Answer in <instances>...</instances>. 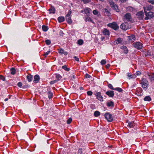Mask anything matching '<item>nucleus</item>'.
<instances>
[{
    "label": "nucleus",
    "instance_id": "62",
    "mask_svg": "<svg viewBox=\"0 0 154 154\" xmlns=\"http://www.w3.org/2000/svg\"><path fill=\"white\" fill-rule=\"evenodd\" d=\"M82 150L81 149H79V152H82Z\"/></svg>",
    "mask_w": 154,
    "mask_h": 154
},
{
    "label": "nucleus",
    "instance_id": "37",
    "mask_svg": "<svg viewBox=\"0 0 154 154\" xmlns=\"http://www.w3.org/2000/svg\"><path fill=\"white\" fill-rule=\"evenodd\" d=\"M62 68L64 69L66 71H68L69 70V68H68L66 65H64L62 66Z\"/></svg>",
    "mask_w": 154,
    "mask_h": 154
},
{
    "label": "nucleus",
    "instance_id": "48",
    "mask_svg": "<svg viewBox=\"0 0 154 154\" xmlns=\"http://www.w3.org/2000/svg\"><path fill=\"white\" fill-rule=\"evenodd\" d=\"M50 52V51H48L47 52L45 53L43 55L45 56V57H46L47 56V55L49 54Z\"/></svg>",
    "mask_w": 154,
    "mask_h": 154
},
{
    "label": "nucleus",
    "instance_id": "9",
    "mask_svg": "<svg viewBox=\"0 0 154 154\" xmlns=\"http://www.w3.org/2000/svg\"><path fill=\"white\" fill-rule=\"evenodd\" d=\"M95 95L97 97V99L101 101H103V98L101 94V93L100 92H97L95 94Z\"/></svg>",
    "mask_w": 154,
    "mask_h": 154
},
{
    "label": "nucleus",
    "instance_id": "10",
    "mask_svg": "<svg viewBox=\"0 0 154 154\" xmlns=\"http://www.w3.org/2000/svg\"><path fill=\"white\" fill-rule=\"evenodd\" d=\"M91 10L88 8H86L83 10L81 11L82 13H83L84 12L85 14H90L91 13Z\"/></svg>",
    "mask_w": 154,
    "mask_h": 154
},
{
    "label": "nucleus",
    "instance_id": "6",
    "mask_svg": "<svg viewBox=\"0 0 154 154\" xmlns=\"http://www.w3.org/2000/svg\"><path fill=\"white\" fill-rule=\"evenodd\" d=\"M145 14L146 16L145 18V20H148L154 17V13L150 11L145 13Z\"/></svg>",
    "mask_w": 154,
    "mask_h": 154
},
{
    "label": "nucleus",
    "instance_id": "2",
    "mask_svg": "<svg viewBox=\"0 0 154 154\" xmlns=\"http://www.w3.org/2000/svg\"><path fill=\"white\" fill-rule=\"evenodd\" d=\"M141 84L142 85V87L144 90H146L147 89L148 82L146 79H142Z\"/></svg>",
    "mask_w": 154,
    "mask_h": 154
},
{
    "label": "nucleus",
    "instance_id": "53",
    "mask_svg": "<svg viewBox=\"0 0 154 154\" xmlns=\"http://www.w3.org/2000/svg\"><path fill=\"white\" fill-rule=\"evenodd\" d=\"M63 32L61 30H60L59 32V35L60 36H63Z\"/></svg>",
    "mask_w": 154,
    "mask_h": 154
},
{
    "label": "nucleus",
    "instance_id": "44",
    "mask_svg": "<svg viewBox=\"0 0 154 154\" xmlns=\"http://www.w3.org/2000/svg\"><path fill=\"white\" fill-rule=\"evenodd\" d=\"M82 0L85 4L89 3L91 1V0Z\"/></svg>",
    "mask_w": 154,
    "mask_h": 154
},
{
    "label": "nucleus",
    "instance_id": "11",
    "mask_svg": "<svg viewBox=\"0 0 154 154\" xmlns=\"http://www.w3.org/2000/svg\"><path fill=\"white\" fill-rule=\"evenodd\" d=\"M137 16L140 19H143L144 16L143 12L142 11L138 12L137 14Z\"/></svg>",
    "mask_w": 154,
    "mask_h": 154
},
{
    "label": "nucleus",
    "instance_id": "17",
    "mask_svg": "<svg viewBox=\"0 0 154 154\" xmlns=\"http://www.w3.org/2000/svg\"><path fill=\"white\" fill-rule=\"evenodd\" d=\"M135 39V36L134 35H132L128 36V40L131 42H133Z\"/></svg>",
    "mask_w": 154,
    "mask_h": 154
},
{
    "label": "nucleus",
    "instance_id": "47",
    "mask_svg": "<svg viewBox=\"0 0 154 154\" xmlns=\"http://www.w3.org/2000/svg\"><path fill=\"white\" fill-rule=\"evenodd\" d=\"M0 79L3 81L5 80V78L2 75H0Z\"/></svg>",
    "mask_w": 154,
    "mask_h": 154
},
{
    "label": "nucleus",
    "instance_id": "21",
    "mask_svg": "<svg viewBox=\"0 0 154 154\" xmlns=\"http://www.w3.org/2000/svg\"><path fill=\"white\" fill-rule=\"evenodd\" d=\"M48 10L50 14H54L55 13V9L53 6H51Z\"/></svg>",
    "mask_w": 154,
    "mask_h": 154
},
{
    "label": "nucleus",
    "instance_id": "27",
    "mask_svg": "<svg viewBox=\"0 0 154 154\" xmlns=\"http://www.w3.org/2000/svg\"><path fill=\"white\" fill-rule=\"evenodd\" d=\"M58 20L60 23H61L64 21L65 18L63 17H60L58 18Z\"/></svg>",
    "mask_w": 154,
    "mask_h": 154
},
{
    "label": "nucleus",
    "instance_id": "22",
    "mask_svg": "<svg viewBox=\"0 0 154 154\" xmlns=\"http://www.w3.org/2000/svg\"><path fill=\"white\" fill-rule=\"evenodd\" d=\"M26 77L27 80L29 82H31L32 80L33 76L31 74H28Z\"/></svg>",
    "mask_w": 154,
    "mask_h": 154
},
{
    "label": "nucleus",
    "instance_id": "35",
    "mask_svg": "<svg viewBox=\"0 0 154 154\" xmlns=\"http://www.w3.org/2000/svg\"><path fill=\"white\" fill-rule=\"evenodd\" d=\"M145 55L146 57L149 56L151 55V52L150 51H148L145 53Z\"/></svg>",
    "mask_w": 154,
    "mask_h": 154
},
{
    "label": "nucleus",
    "instance_id": "33",
    "mask_svg": "<svg viewBox=\"0 0 154 154\" xmlns=\"http://www.w3.org/2000/svg\"><path fill=\"white\" fill-rule=\"evenodd\" d=\"M78 44L79 45H82L83 43V41L82 40L80 39L78 40Z\"/></svg>",
    "mask_w": 154,
    "mask_h": 154
},
{
    "label": "nucleus",
    "instance_id": "58",
    "mask_svg": "<svg viewBox=\"0 0 154 154\" xmlns=\"http://www.w3.org/2000/svg\"><path fill=\"white\" fill-rule=\"evenodd\" d=\"M50 84H51V85H52V84H54L53 81H51L50 82Z\"/></svg>",
    "mask_w": 154,
    "mask_h": 154
},
{
    "label": "nucleus",
    "instance_id": "19",
    "mask_svg": "<svg viewBox=\"0 0 154 154\" xmlns=\"http://www.w3.org/2000/svg\"><path fill=\"white\" fill-rule=\"evenodd\" d=\"M102 32L104 35H109L110 34L109 31L106 29H104Z\"/></svg>",
    "mask_w": 154,
    "mask_h": 154
},
{
    "label": "nucleus",
    "instance_id": "49",
    "mask_svg": "<svg viewBox=\"0 0 154 154\" xmlns=\"http://www.w3.org/2000/svg\"><path fill=\"white\" fill-rule=\"evenodd\" d=\"M87 94L88 95L91 96L92 94V92L91 91H87Z\"/></svg>",
    "mask_w": 154,
    "mask_h": 154
},
{
    "label": "nucleus",
    "instance_id": "24",
    "mask_svg": "<svg viewBox=\"0 0 154 154\" xmlns=\"http://www.w3.org/2000/svg\"><path fill=\"white\" fill-rule=\"evenodd\" d=\"M121 49L124 50L125 54H126L128 53V50L126 46H122L121 47Z\"/></svg>",
    "mask_w": 154,
    "mask_h": 154
},
{
    "label": "nucleus",
    "instance_id": "43",
    "mask_svg": "<svg viewBox=\"0 0 154 154\" xmlns=\"http://www.w3.org/2000/svg\"><path fill=\"white\" fill-rule=\"evenodd\" d=\"M106 63V61L105 60H103L101 61L100 63L102 65L105 64Z\"/></svg>",
    "mask_w": 154,
    "mask_h": 154
},
{
    "label": "nucleus",
    "instance_id": "56",
    "mask_svg": "<svg viewBox=\"0 0 154 154\" xmlns=\"http://www.w3.org/2000/svg\"><path fill=\"white\" fill-rule=\"evenodd\" d=\"M119 1L122 3H124L127 0H119Z\"/></svg>",
    "mask_w": 154,
    "mask_h": 154
},
{
    "label": "nucleus",
    "instance_id": "13",
    "mask_svg": "<svg viewBox=\"0 0 154 154\" xmlns=\"http://www.w3.org/2000/svg\"><path fill=\"white\" fill-rule=\"evenodd\" d=\"M143 90L140 88H138L136 91V92L137 95L139 96H141L143 95V93L142 92Z\"/></svg>",
    "mask_w": 154,
    "mask_h": 154
},
{
    "label": "nucleus",
    "instance_id": "64",
    "mask_svg": "<svg viewBox=\"0 0 154 154\" xmlns=\"http://www.w3.org/2000/svg\"><path fill=\"white\" fill-rule=\"evenodd\" d=\"M114 0L116 1H118V0Z\"/></svg>",
    "mask_w": 154,
    "mask_h": 154
},
{
    "label": "nucleus",
    "instance_id": "54",
    "mask_svg": "<svg viewBox=\"0 0 154 154\" xmlns=\"http://www.w3.org/2000/svg\"><path fill=\"white\" fill-rule=\"evenodd\" d=\"M17 85L18 86H19V87H21L22 85V83H21V82H19L18 83H17Z\"/></svg>",
    "mask_w": 154,
    "mask_h": 154
},
{
    "label": "nucleus",
    "instance_id": "16",
    "mask_svg": "<svg viewBox=\"0 0 154 154\" xmlns=\"http://www.w3.org/2000/svg\"><path fill=\"white\" fill-rule=\"evenodd\" d=\"M106 94L110 97H113L114 94L113 91H107L106 92Z\"/></svg>",
    "mask_w": 154,
    "mask_h": 154
},
{
    "label": "nucleus",
    "instance_id": "15",
    "mask_svg": "<svg viewBox=\"0 0 154 154\" xmlns=\"http://www.w3.org/2000/svg\"><path fill=\"white\" fill-rule=\"evenodd\" d=\"M40 78L38 75H36L34 77L33 82L35 83H38L39 80Z\"/></svg>",
    "mask_w": 154,
    "mask_h": 154
},
{
    "label": "nucleus",
    "instance_id": "1",
    "mask_svg": "<svg viewBox=\"0 0 154 154\" xmlns=\"http://www.w3.org/2000/svg\"><path fill=\"white\" fill-rule=\"evenodd\" d=\"M108 1L110 7L113 9L116 10L117 12L119 11V10L117 6L115 3L112 0H108Z\"/></svg>",
    "mask_w": 154,
    "mask_h": 154
},
{
    "label": "nucleus",
    "instance_id": "51",
    "mask_svg": "<svg viewBox=\"0 0 154 154\" xmlns=\"http://www.w3.org/2000/svg\"><path fill=\"white\" fill-rule=\"evenodd\" d=\"M91 77V76L88 74H86L85 75V77L86 78H89Z\"/></svg>",
    "mask_w": 154,
    "mask_h": 154
},
{
    "label": "nucleus",
    "instance_id": "23",
    "mask_svg": "<svg viewBox=\"0 0 154 154\" xmlns=\"http://www.w3.org/2000/svg\"><path fill=\"white\" fill-rule=\"evenodd\" d=\"M47 93L48 94V98L49 99H51L53 97V93L52 92H51L50 91H47Z\"/></svg>",
    "mask_w": 154,
    "mask_h": 154
},
{
    "label": "nucleus",
    "instance_id": "52",
    "mask_svg": "<svg viewBox=\"0 0 154 154\" xmlns=\"http://www.w3.org/2000/svg\"><path fill=\"white\" fill-rule=\"evenodd\" d=\"M73 58L77 61H79V58L76 56H74Z\"/></svg>",
    "mask_w": 154,
    "mask_h": 154
},
{
    "label": "nucleus",
    "instance_id": "34",
    "mask_svg": "<svg viewBox=\"0 0 154 154\" xmlns=\"http://www.w3.org/2000/svg\"><path fill=\"white\" fill-rule=\"evenodd\" d=\"M94 115L95 117H97L100 115V112L98 111H95L94 112Z\"/></svg>",
    "mask_w": 154,
    "mask_h": 154
},
{
    "label": "nucleus",
    "instance_id": "7",
    "mask_svg": "<svg viewBox=\"0 0 154 154\" xmlns=\"http://www.w3.org/2000/svg\"><path fill=\"white\" fill-rule=\"evenodd\" d=\"M105 118L109 122H112L113 120L112 115L108 113H106L104 115Z\"/></svg>",
    "mask_w": 154,
    "mask_h": 154
},
{
    "label": "nucleus",
    "instance_id": "32",
    "mask_svg": "<svg viewBox=\"0 0 154 154\" xmlns=\"http://www.w3.org/2000/svg\"><path fill=\"white\" fill-rule=\"evenodd\" d=\"M114 90H116L120 92H122L123 91L122 89L121 88L119 87H117L116 88H115Z\"/></svg>",
    "mask_w": 154,
    "mask_h": 154
},
{
    "label": "nucleus",
    "instance_id": "26",
    "mask_svg": "<svg viewBox=\"0 0 154 154\" xmlns=\"http://www.w3.org/2000/svg\"><path fill=\"white\" fill-rule=\"evenodd\" d=\"M127 76H128V77H129V79L135 78H136V75L134 74L131 75L129 73H127Z\"/></svg>",
    "mask_w": 154,
    "mask_h": 154
},
{
    "label": "nucleus",
    "instance_id": "29",
    "mask_svg": "<svg viewBox=\"0 0 154 154\" xmlns=\"http://www.w3.org/2000/svg\"><path fill=\"white\" fill-rule=\"evenodd\" d=\"M107 105L108 107L113 106H114V103L113 102L110 101L107 103Z\"/></svg>",
    "mask_w": 154,
    "mask_h": 154
},
{
    "label": "nucleus",
    "instance_id": "12",
    "mask_svg": "<svg viewBox=\"0 0 154 154\" xmlns=\"http://www.w3.org/2000/svg\"><path fill=\"white\" fill-rule=\"evenodd\" d=\"M120 28L124 30H127L128 28V25L126 23H122L120 26Z\"/></svg>",
    "mask_w": 154,
    "mask_h": 154
},
{
    "label": "nucleus",
    "instance_id": "36",
    "mask_svg": "<svg viewBox=\"0 0 154 154\" xmlns=\"http://www.w3.org/2000/svg\"><path fill=\"white\" fill-rule=\"evenodd\" d=\"M134 123L132 122H129L128 123V126L129 128H131L133 127Z\"/></svg>",
    "mask_w": 154,
    "mask_h": 154
},
{
    "label": "nucleus",
    "instance_id": "59",
    "mask_svg": "<svg viewBox=\"0 0 154 154\" xmlns=\"http://www.w3.org/2000/svg\"><path fill=\"white\" fill-rule=\"evenodd\" d=\"M53 81L54 82V83H56L57 81H57V80L56 79L55 80H54Z\"/></svg>",
    "mask_w": 154,
    "mask_h": 154
},
{
    "label": "nucleus",
    "instance_id": "18",
    "mask_svg": "<svg viewBox=\"0 0 154 154\" xmlns=\"http://www.w3.org/2000/svg\"><path fill=\"white\" fill-rule=\"evenodd\" d=\"M122 41V39L121 38H119L113 42V44L114 45L120 44Z\"/></svg>",
    "mask_w": 154,
    "mask_h": 154
},
{
    "label": "nucleus",
    "instance_id": "5",
    "mask_svg": "<svg viewBox=\"0 0 154 154\" xmlns=\"http://www.w3.org/2000/svg\"><path fill=\"white\" fill-rule=\"evenodd\" d=\"M133 46L138 49H141L143 48V44L140 42H135L133 44Z\"/></svg>",
    "mask_w": 154,
    "mask_h": 154
},
{
    "label": "nucleus",
    "instance_id": "14",
    "mask_svg": "<svg viewBox=\"0 0 154 154\" xmlns=\"http://www.w3.org/2000/svg\"><path fill=\"white\" fill-rule=\"evenodd\" d=\"M152 8V6L150 5L146 6L145 7H144V10L145 13L147 12L148 11H150Z\"/></svg>",
    "mask_w": 154,
    "mask_h": 154
},
{
    "label": "nucleus",
    "instance_id": "60",
    "mask_svg": "<svg viewBox=\"0 0 154 154\" xmlns=\"http://www.w3.org/2000/svg\"><path fill=\"white\" fill-rule=\"evenodd\" d=\"M63 54H64L65 55H67V54L68 53L67 52H64V53H63Z\"/></svg>",
    "mask_w": 154,
    "mask_h": 154
},
{
    "label": "nucleus",
    "instance_id": "30",
    "mask_svg": "<svg viewBox=\"0 0 154 154\" xmlns=\"http://www.w3.org/2000/svg\"><path fill=\"white\" fill-rule=\"evenodd\" d=\"M85 20L86 21H89L91 22H93L92 20L89 17L87 16L85 19Z\"/></svg>",
    "mask_w": 154,
    "mask_h": 154
},
{
    "label": "nucleus",
    "instance_id": "20",
    "mask_svg": "<svg viewBox=\"0 0 154 154\" xmlns=\"http://www.w3.org/2000/svg\"><path fill=\"white\" fill-rule=\"evenodd\" d=\"M148 76L149 79L151 81H154V74H148Z\"/></svg>",
    "mask_w": 154,
    "mask_h": 154
},
{
    "label": "nucleus",
    "instance_id": "38",
    "mask_svg": "<svg viewBox=\"0 0 154 154\" xmlns=\"http://www.w3.org/2000/svg\"><path fill=\"white\" fill-rule=\"evenodd\" d=\"M11 73L12 75H14L15 73V70L14 68H12L11 69Z\"/></svg>",
    "mask_w": 154,
    "mask_h": 154
},
{
    "label": "nucleus",
    "instance_id": "46",
    "mask_svg": "<svg viewBox=\"0 0 154 154\" xmlns=\"http://www.w3.org/2000/svg\"><path fill=\"white\" fill-rule=\"evenodd\" d=\"M72 119L71 118H69L67 122V123L68 124H70L72 121Z\"/></svg>",
    "mask_w": 154,
    "mask_h": 154
},
{
    "label": "nucleus",
    "instance_id": "42",
    "mask_svg": "<svg viewBox=\"0 0 154 154\" xmlns=\"http://www.w3.org/2000/svg\"><path fill=\"white\" fill-rule=\"evenodd\" d=\"M108 86L109 88L112 90H114L115 88H114L113 87L112 85L110 84H108Z\"/></svg>",
    "mask_w": 154,
    "mask_h": 154
},
{
    "label": "nucleus",
    "instance_id": "63",
    "mask_svg": "<svg viewBox=\"0 0 154 154\" xmlns=\"http://www.w3.org/2000/svg\"><path fill=\"white\" fill-rule=\"evenodd\" d=\"M105 12H108V10L107 9H105Z\"/></svg>",
    "mask_w": 154,
    "mask_h": 154
},
{
    "label": "nucleus",
    "instance_id": "25",
    "mask_svg": "<svg viewBox=\"0 0 154 154\" xmlns=\"http://www.w3.org/2000/svg\"><path fill=\"white\" fill-rule=\"evenodd\" d=\"M55 76L56 79L58 81L60 80L62 78V76L58 74H56Z\"/></svg>",
    "mask_w": 154,
    "mask_h": 154
},
{
    "label": "nucleus",
    "instance_id": "61",
    "mask_svg": "<svg viewBox=\"0 0 154 154\" xmlns=\"http://www.w3.org/2000/svg\"><path fill=\"white\" fill-rule=\"evenodd\" d=\"M8 100V98H6L5 99V101H7Z\"/></svg>",
    "mask_w": 154,
    "mask_h": 154
},
{
    "label": "nucleus",
    "instance_id": "45",
    "mask_svg": "<svg viewBox=\"0 0 154 154\" xmlns=\"http://www.w3.org/2000/svg\"><path fill=\"white\" fill-rule=\"evenodd\" d=\"M127 9L130 11H133L134 8L131 7H129Z\"/></svg>",
    "mask_w": 154,
    "mask_h": 154
},
{
    "label": "nucleus",
    "instance_id": "40",
    "mask_svg": "<svg viewBox=\"0 0 154 154\" xmlns=\"http://www.w3.org/2000/svg\"><path fill=\"white\" fill-rule=\"evenodd\" d=\"M98 13V11L97 10H94L93 11V13L95 15L97 14Z\"/></svg>",
    "mask_w": 154,
    "mask_h": 154
},
{
    "label": "nucleus",
    "instance_id": "57",
    "mask_svg": "<svg viewBox=\"0 0 154 154\" xmlns=\"http://www.w3.org/2000/svg\"><path fill=\"white\" fill-rule=\"evenodd\" d=\"M110 66V65L109 64H107L106 66L107 68H109Z\"/></svg>",
    "mask_w": 154,
    "mask_h": 154
},
{
    "label": "nucleus",
    "instance_id": "3",
    "mask_svg": "<svg viewBox=\"0 0 154 154\" xmlns=\"http://www.w3.org/2000/svg\"><path fill=\"white\" fill-rule=\"evenodd\" d=\"M72 13V11L69 10L66 16V19L67 22L69 24L72 23V21L71 19V14Z\"/></svg>",
    "mask_w": 154,
    "mask_h": 154
},
{
    "label": "nucleus",
    "instance_id": "39",
    "mask_svg": "<svg viewBox=\"0 0 154 154\" xmlns=\"http://www.w3.org/2000/svg\"><path fill=\"white\" fill-rule=\"evenodd\" d=\"M64 50L62 48H60L58 50L59 53L61 54H63V53H64Z\"/></svg>",
    "mask_w": 154,
    "mask_h": 154
},
{
    "label": "nucleus",
    "instance_id": "8",
    "mask_svg": "<svg viewBox=\"0 0 154 154\" xmlns=\"http://www.w3.org/2000/svg\"><path fill=\"white\" fill-rule=\"evenodd\" d=\"M131 18V14L129 13H127L123 17V20L125 21H129Z\"/></svg>",
    "mask_w": 154,
    "mask_h": 154
},
{
    "label": "nucleus",
    "instance_id": "55",
    "mask_svg": "<svg viewBox=\"0 0 154 154\" xmlns=\"http://www.w3.org/2000/svg\"><path fill=\"white\" fill-rule=\"evenodd\" d=\"M141 74V72L140 71H137L136 73V74L137 75H140Z\"/></svg>",
    "mask_w": 154,
    "mask_h": 154
},
{
    "label": "nucleus",
    "instance_id": "50",
    "mask_svg": "<svg viewBox=\"0 0 154 154\" xmlns=\"http://www.w3.org/2000/svg\"><path fill=\"white\" fill-rule=\"evenodd\" d=\"M148 2L152 5H154V0H148Z\"/></svg>",
    "mask_w": 154,
    "mask_h": 154
},
{
    "label": "nucleus",
    "instance_id": "31",
    "mask_svg": "<svg viewBox=\"0 0 154 154\" xmlns=\"http://www.w3.org/2000/svg\"><path fill=\"white\" fill-rule=\"evenodd\" d=\"M143 100L145 101H149L151 100V99L149 96H146L144 98Z\"/></svg>",
    "mask_w": 154,
    "mask_h": 154
},
{
    "label": "nucleus",
    "instance_id": "4",
    "mask_svg": "<svg viewBox=\"0 0 154 154\" xmlns=\"http://www.w3.org/2000/svg\"><path fill=\"white\" fill-rule=\"evenodd\" d=\"M107 26L111 27L115 30H117L119 28V27L116 22H113L112 23H109L107 24Z\"/></svg>",
    "mask_w": 154,
    "mask_h": 154
},
{
    "label": "nucleus",
    "instance_id": "28",
    "mask_svg": "<svg viewBox=\"0 0 154 154\" xmlns=\"http://www.w3.org/2000/svg\"><path fill=\"white\" fill-rule=\"evenodd\" d=\"M43 30L44 32H46L48 29V26L45 25H43L42 27Z\"/></svg>",
    "mask_w": 154,
    "mask_h": 154
},
{
    "label": "nucleus",
    "instance_id": "41",
    "mask_svg": "<svg viewBox=\"0 0 154 154\" xmlns=\"http://www.w3.org/2000/svg\"><path fill=\"white\" fill-rule=\"evenodd\" d=\"M46 44L47 45H49L51 43V41L50 40L47 39L45 41Z\"/></svg>",
    "mask_w": 154,
    "mask_h": 154
}]
</instances>
